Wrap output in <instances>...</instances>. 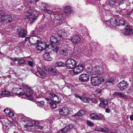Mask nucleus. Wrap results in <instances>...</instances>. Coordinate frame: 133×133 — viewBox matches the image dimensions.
Masks as SVG:
<instances>
[{"label":"nucleus","mask_w":133,"mask_h":133,"mask_svg":"<svg viewBox=\"0 0 133 133\" xmlns=\"http://www.w3.org/2000/svg\"><path fill=\"white\" fill-rule=\"evenodd\" d=\"M104 24L107 25V27H112L113 26H121L125 25L124 23V19L121 18H117L114 21L112 18L108 20H105L103 22Z\"/></svg>","instance_id":"obj_1"},{"label":"nucleus","mask_w":133,"mask_h":133,"mask_svg":"<svg viewBox=\"0 0 133 133\" xmlns=\"http://www.w3.org/2000/svg\"><path fill=\"white\" fill-rule=\"evenodd\" d=\"M51 44L48 46L47 50L51 49L54 52L57 53L59 48V46L60 44L59 39L56 38L54 36H52L50 37Z\"/></svg>","instance_id":"obj_2"},{"label":"nucleus","mask_w":133,"mask_h":133,"mask_svg":"<svg viewBox=\"0 0 133 133\" xmlns=\"http://www.w3.org/2000/svg\"><path fill=\"white\" fill-rule=\"evenodd\" d=\"M28 14L27 15V18L29 20L30 23H33L38 15L39 12L36 10L34 8H31L28 11Z\"/></svg>","instance_id":"obj_3"},{"label":"nucleus","mask_w":133,"mask_h":133,"mask_svg":"<svg viewBox=\"0 0 133 133\" xmlns=\"http://www.w3.org/2000/svg\"><path fill=\"white\" fill-rule=\"evenodd\" d=\"M12 21L11 16L7 15L3 10H0V23H5L6 24L11 22Z\"/></svg>","instance_id":"obj_4"},{"label":"nucleus","mask_w":133,"mask_h":133,"mask_svg":"<svg viewBox=\"0 0 133 133\" xmlns=\"http://www.w3.org/2000/svg\"><path fill=\"white\" fill-rule=\"evenodd\" d=\"M23 90L24 93L23 95H25L26 96V98L28 99L31 100H32L33 99L32 95L33 91L31 89L25 86L24 87Z\"/></svg>","instance_id":"obj_5"},{"label":"nucleus","mask_w":133,"mask_h":133,"mask_svg":"<svg viewBox=\"0 0 133 133\" xmlns=\"http://www.w3.org/2000/svg\"><path fill=\"white\" fill-rule=\"evenodd\" d=\"M77 62L74 59L72 58L68 59L66 62V66L68 68L72 69L77 65Z\"/></svg>","instance_id":"obj_6"},{"label":"nucleus","mask_w":133,"mask_h":133,"mask_svg":"<svg viewBox=\"0 0 133 133\" xmlns=\"http://www.w3.org/2000/svg\"><path fill=\"white\" fill-rule=\"evenodd\" d=\"M91 82L93 86H98L102 82L104 81V79L100 77H92L91 79Z\"/></svg>","instance_id":"obj_7"},{"label":"nucleus","mask_w":133,"mask_h":133,"mask_svg":"<svg viewBox=\"0 0 133 133\" xmlns=\"http://www.w3.org/2000/svg\"><path fill=\"white\" fill-rule=\"evenodd\" d=\"M129 87V84L124 80L119 82L118 84V87L121 91H125Z\"/></svg>","instance_id":"obj_8"},{"label":"nucleus","mask_w":133,"mask_h":133,"mask_svg":"<svg viewBox=\"0 0 133 133\" xmlns=\"http://www.w3.org/2000/svg\"><path fill=\"white\" fill-rule=\"evenodd\" d=\"M40 39H37L36 41L37 42L38 44L37 45V49L38 50L40 51H42L44 49L46 48L47 50L48 48L47 46H46V44L45 42H40ZM49 49H48V50Z\"/></svg>","instance_id":"obj_9"},{"label":"nucleus","mask_w":133,"mask_h":133,"mask_svg":"<svg viewBox=\"0 0 133 133\" xmlns=\"http://www.w3.org/2000/svg\"><path fill=\"white\" fill-rule=\"evenodd\" d=\"M49 97L53 102L55 103H59L61 101V98L58 96H57L55 94L53 93L50 94L49 95Z\"/></svg>","instance_id":"obj_10"},{"label":"nucleus","mask_w":133,"mask_h":133,"mask_svg":"<svg viewBox=\"0 0 133 133\" xmlns=\"http://www.w3.org/2000/svg\"><path fill=\"white\" fill-rule=\"evenodd\" d=\"M12 92L14 94L19 95H23L24 93L23 89L21 88H14L12 89Z\"/></svg>","instance_id":"obj_11"},{"label":"nucleus","mask_w":133,"mask_h":133,"mask_svg":"<svg viewBox=\"0 0 133 133\" xmlns=\"http://www.w3.org/2000/svg\"><path fill=\"white\" fill-rule=\"evenodd\" d=\"M83 70V66L81 64L79 65L74 68L73 72L75 74H78L82 72Z\"/></svg>","instance_id":"obj_12"},{"label":"nucleus","mask_w":133,"mask_h":133,"mask_svg":"<svg viewBox=\"0 0 133 133\" xmlns=\"http://www.w3.org/2000/svg\"><path fill=\"white\" fill-rule=\"evenodd\" d=\"M69 111L68 108L66 107H64L60 109L59 110V114L60 115L63 116H66L67 115Z\"/></svg>","instance_id":"obj_13"},{"label":"nucleus","mask_w":133,"mask_h":133,"mask_svg":"<svg viewBox=\"0 0 133 133\" xmlns=\"http://www.w3.org/2000/svg\"><path fill=\"white\" fill-rule=\"evenodd\" d=\"M89 75L85 74H81L79 77V79L82 82H86L89 80Z\"/></svg>","instance_id":"obj_14"},{"label":"nucleus","mask_w":133,"mask_h":133,"mask_svg":"<svg viewBox=\"0 0 133 133\" xmlns=\"http://www.w3.org/2000/svg\"><path fill=\"white\" fill-rule=\"evenodd\" d=\"M29 121V124H27L24 126L25 128H26L27 129H29L31 127L36 126L39 124L38 122L32 120L31 119Z\"/></svg>","instance_id":"obj_15"},{"label":"nucleus","mask_w":133,"mask_h":133,"mask_svg":"<svg viewBox=\"0 0 133 133\" xmlns=\"http://www.w3.org/2000/svg\"><path fill=\"white\" fill-rule=\"evenodd\" d=\"M81 39L79 36L77 35H73L71 38V42L74 44L79 43Z\"/></svg>","instance_id":"obj_16"},{"label":"nucleus","mask_w":133,"mask_h":133,"mask_svg":"<svg viewBox=\"0 0 133 133\" xmlns=\"http://www.w3.org/2000/svg\"><path fill=\"white\" fill-rule=\"evenodd\" d=\"M74 11V9L70 6H66L64 9V12L67 14H71L73 13Z\"/></svg>","instance_id":"obj_17"},{"label":"nucleus","mask_w":133,"mask_h":133,"mask_svg":"<svg viewBox=\"0 0 133 133\" xmlns=\"http://www.w3.org/2000/svg\"><path fill=\"white\" fill-rule=\"evenodd\" d=\"M125 31L124 34L126 35H129L132 34L133 33L132 30L128 26L126 25L125 27Z\"/></svg>","instance_id":"obj_18"},{"label":"nucleus","mask_w":133,"mask_h":133,"mask_svg":"<svg viewBox=\"0 0 133 133\" xmlns=\"http://www.w3.org/2000/svg\"><path fill=\"white\" fill-rule=\"evenodd\" d=\"M104 116L103 115H102V116H100L97 115L96 113H93L91 114L90 115V118L93 119L101 120Z\"/></svg>","instance_id":"obj_19"},{"label":"nucleus","mask_w":133,"mask_h":133,"mask_svg":"<svg viewBox=\"0 0 133 133\" xmlns=\"http://www.w3.org/2000/svg\"><path fill=\"white\" fill-rule=\"evenodd\" d=\"M37 70L42 78H44L47 77L46 74L42 69L39 68H37Z\"/></svg>","instance_id":"obj_20"},{"label":"nucleus","mask_w":133,"mask_h":133,"mask_svg":"<svg viewBox=\"0 0 133 133\" xmlns=\"http://www.w3.org/2000/svg\"><path fill=\"white\" fill-rule=\"evenodd\" d=\"M55 17V19L57 20V22L59 24H61L64 19V17L61 15H56Z\"/></svg>","instance_id":"obj_21"},{"label":"nucleus","mask_w":133,"mask_h":133,"mask_svg":"<svg viewBox=\"0 0 133 133\" xmlns=\"http://www.w3.org/2000/svg\"><path fill=\"white\" fill-rule=\"evenodd\" d=\"M27 35V31L25 30L21 29L18 33V36L20 37H25Z\"/></svg>","instance_id":"obj_22"},{"label":"nucleus","mask_w":133,"mask_h":133,"mask_svg":"<svg viewBox=\"0 0 133 133\" xmlns=\"http://www.w3.org/2000/svg\"><path fill=\"white\" fill-rule=\"evenodd\" d=\"M72 128L73 125H67L62 129L61 131L62 132L65 133L69 131Z\"/></svg>","instance_id":"obj_23"},{"label":"nucleus","mask_w":133,"mask_h":133,"mask_svg":"<svg viewBox=\"0 0 133 133\" xmlns=\"http://www.w3.org/2000/svg\"><path fill=\"white\" fill-rule=\"evenodd\" d=\"M65 34H67V36H68L70 34H73L74 32V29L71 26H69L66 28L65 29Z\"/></svg>","instance_id":"obj_24"},{"label":"nucleus","mask_w":133,"mask_h":133,"mask_svg":"<svg viewBox=\"0 0 133 133\" xmlns=\"http://www.w3.org/2000/svg\"><path fill=\"white\" fill-rule=\"evenodd\" d=\"M65 30L64 29H60L57 32L58 36L59 37H61L63 36H66L67 34H65Z\"/></svg>","instance_id":"obj_25"},{"label":"nucleus","mask_w":133,"mask_h":133,"mask_svg":"<svg viewBox=\"0 0 133 133\" xmlns=\"http://www.w3.org/2000/svg\"><path fill=\"white\" fill-rule=\"evenodd\" d=\"M52 58L50 55V53L49 52L46 53L44 55V59L46 61H51L52 60Z\"/></svg>","instance_id":"obj_26"},{"label":"nucleus","mask_w":133,"mask_h":133,"mask_svg":"<svg viewBox=\"0 0 133 133\" xmlns=\"http://www.w3.org/2000/svg\"><path fill=\"white\" fill-rule=\"evenodd\" d=\"M94 70V68L92 69L90 67H88L86 70L87 73L91 76L95 75Z\"/></svg>","instance_id":"obj_27"},{"label":"nucleus","mask_w":133,"mask_h":133,"mask_svg":"<svg viewBox=\"0 0 133 133\" xmlns=\"http://www.w3.org/2000/svg\"><path fill=\"white\" fill-rule=\"evenodd\" d=\"M10 94V92L4 90L0 91V95L3 97L5 96H8Z\"/></svg>","instance_id":"obj_28"},{"label":"nucleus","mask_w":133,"mask_h":133,"mask_svg":"<svg viewBox=\"0 0 133 133\" xmlns=\"http://www.w3.org/2000/svg\"><path fill=\"white\" fill-rule=\"evenodd\" d=\"M59 55L61 57L63 58L68 54V52L65 50L62 49L59 51Z\"/></svg>","instance_id":"obj_29"},{"label":"nucleus","mask_w":133,"mask_h":133,"mask_svg":"<svg viewBox=\"0 0 133 133\" xmlns=\"http://www.w3.org/2000/svg\"><path fill=\"white\" fill-rule=\"evenodd\" d=\"M30 35L31 37H32L33 39H35L37 41V39H40V38L37 36H36V32L35 31H33L31 33Z\"/></svg>","instance_id":"obj_30"},{"label":"nucleus","mask_w":133,"mask_h":133,"mask_svg":"<svg viewBox=\"0 0 133 133\" xmlns=\"http://www.w3.org/2000/svg\"><path fill=\"white\" fill-rule=\"evenodd\" d=\"M85 114V112L83 110H82L78 112L75 114L74 115L75 116H81L84 115Z\"/></svg>","instance_id":"obj_31"},{"label":"nucleus","mask_w":133,"mask_h":133,"mask_svg":"<svg viewBox=\"0 0 133 133\" xmlns=\"http://www.w3.org/2000/svg\"><path fill=\"white\" fill-rule=\"evenodd\" d=\"M113 95L115 96H118L121 98L125 97H126V96L124 94H123L120 92H115L114 93Z\"/></svg>","instance_id":"obj_32"},{"label":"nucleus","mask_w":133,"mask_h":133,"mask_svg":"<svg viewBox=\"0 0 133 133\" xmlns=\"http://www.w3.org/2000/svg\"><path fill=\"white\" fill-rule=\"evenodd\" d=\"M20 118L22 119V121L24 122L25 123H27L28 124H29L30 122L29 121L31 120L30 118L24 116H23L22 118Z\"/></svg>","instance_id":"obj_33"},{"label":"nucleus","mask_w":133,"mask_h":133,"mask_svg":"<svg viewBox=\"0 0 133 133\" xmlns=\"http://www.w3.org/2000/svg\"><path fill=\"white\" fill-rule=\"evenodd\" d=\"M94 72L95 75H98L100 73V71L99 68L97 66L94 68Z\"/></svg>","instance_id":"obj_34"},{"label":"nucleus","mask_w":133,"mask_h":133,"mask_svg":"<svg viewBox=\"0 0 133 133\" xmlns=\"http://www.w3.org/2000/svg\"><path fill=\"white\" fill-rule=\"evenodd\" d=\"M89 98H90L88 97H84L81 96L80 99L84 102L88 103L89 102Z\"/></svg>","instance_id":"obj_35"},{"label":"nucleus","mask_w":133,"mask_h":133,"mask_svg":"<svg viewBox=\"0 0 133 133\" xmlns=\"http://www.w3.org/2000/svg\"><path fill=\"white\" fill-rule=\"evenodd\" d=\"M55 65L56 67H61L64 66L65 64L62 62H58L55 63Z\"/></svg>","instance_id":"obj_36"},{"label":"nucleus","mask_w":133,"mask_h":133,"mask_svg":"<svg viewBox=\"0 0 133 133\" xmlns=\"http://www.w3.org/2000/svg\"><path fill=\"white\" fill-rule=\"evenodd\" d=\"M36 103L38 107H42L44 105L45 103L43 101H39L36 102Z\"/></svg>","instance_id":"obj_37"},{"label":"nucleus","mask_w":133,"mask_h":133,"mask_svg":"<svg viewBox=\"0 0 133 133\" xmlns=\"http://www.w3.org/2000/svg\"><path fill=\"white\" fill-rule=\"evenodd\" d=\"M100 100L106 106L108 104V101L107 99H104L100 98Z\"/></svg>","instance_id":"obj_38"},{"label":"nucleus","mask_w":133,"mask_h":133,"mask_svg":"<svg viewBox=\"0 0 133 133\" xmlns=\"http://www.w3.org/2000/svg\"><path fill=\"white\" fill-rule=\"evenodd\" d=\"M41 122L44 125H47L50 123V121L48 119H46L41 121Z\"/></svg>","instance_id":"obj_39"},{"label":"nucleus","mask_w":133,"mask_h":133,"mask_svg":"<svg viewBox=\"0 0 133 133\" xmlns=\"http://www.w3.org/2000/svg\"><path fill=\"white\" fill-rule=\"evenodd\" d=\"M54 102L53 101H52L50 103L51 108L53 109H55L56 107V105Z\"/></svg>","instance_id":"obj_40"},{"label":"nucleus","mask_w":133,"mask_h":133,"mask_svg":"<svg viewBox=\"0 0 133 133\" xmlns=\"http://www.w3.org/2000/svg\"><path fill=\"white\" fill-rule=\"evenodd\" d=\"M44 4H43V7H44V10L46 11L48 13V14H51L52 13V12L51 11L48 10V9H46V7L47 6V5H44Z\"/></svg>","instance_id":"obj_41"},{"label":"nucleus","mask_w":133,"mask_h":133,"mask_svg":"<svg viewBox=\"0 0 133 133\" xmlns=\"http://www.w3.org/2000/svg\"><path fill=\"white\" fill-rule=\"evenodd\" d=\"M10 59L12 60L15 61H19V60L21 59V57H15L13 58H10Z\"/></svg>","instance_id":"obj_42"},{"label":"nucleus","mask_w":133,"mask_h":133,"mask_svg":"<svg viewBox=\"0 0 133 133\" xmlns=\"http://www.w3.org/2000/svg\"><path fill=\"white\" fill-rule=\"evenodd\" d=\"M31 39H33V38H31L29 37H27L25 38V41H29V43L31 45H32L33 44V43H31L30 42V40Z\"/></svg>","instance_id":"obj_43"},{"label":"nucleus","mask_w":133,"mask_h":133,"mask_svg":"<svg viewBox=\"0 0 133 133\" xmlns=\"http://www.w3.org/2000/svg\"><path fill=\"white\" fill-rule=\"evenodd\" d=\"M89 100L95 103H98L97 100L95 98H90Z\"/></svg>","instance_id":"obj_44"},{"label":"nucleus","mask_w":133,"mask_h":133,"mask_svg":"<svg viewBox=\"0 0 133 133\" xmlns=\"http://www.w3.org/2000/svg\"><path fill=\"white\" fill-rule=\"evenodd\" d=\"M11 111L10 109L9 108H7L5 109L4 110V111L7 114H8Z\"/></svg>","instance_id":"obj_45"},{"label":"nucleus","mask_w":133,"mask_h":133,"mask_svg":"<svg viewBox=\"0 0 133 133\" xmlns=\"http://www.w3.org/2000/svg\"><path fill=\"white\" fill-rule=\"evenodd\" d=\"M116 2V0H110L109 3L110 5H113Z\"/></svg>","instance_id":"obj_46"},{"label":"nucleus","mask_w":133,"mask_h":133,"mask_svg":"<svg viewBox=\"0 0 133 133\" xmlns=\"http://www.w3.org/2000/svg\"><path fill=\"white\" fill-rule=\"evenodd\" d=\"M21 59H20L19 61L18 62V63L20 64H22L25 62V60L23 59L21 57Z\"/></svg>","instance_id":"obj_47"},{"label":"nucleus","mask_w":133,"mask_h":133,"mask_svg":"<svg viewBox=\"0 0 133 133\" xmlns=\"http://www.w3.org/2000/svg\"><path fill=\"white\" fill-rule=\"evenodd\" d=\"M99 106L101 107L102 108H105L106 107V105H105L104 104H103L102 102L100 103L99 104Z\"/></svg>","instance_id":"obj_48"},{"label":"nucleus","mask_w":133,"mask_h":133,"mask_svg":"<svg viewBox=\"0 0 133 133\" xmlns=\"http://www.w3.org/2000/svg\"><path fill=\"white\" fill-rule=\"evenodd\" d=\"M109 130L108 128L106 127H104V128H103V131L104 132H109Z\"/></svg>","instance_id":"obj_49"},{"label":"nucleus","mask_w":133,"mask_h":133,"mask_svg":"<svg viewBox=\"0 0 133 133\" xmlns=\"http://www.w3.org/2000/svg\"><path fill=\"white\" fill-rule=\"evenodd\" d=\"M51 72L55 73H57V70L55 68H52L50 70Z\"/></svg>","instance_id":"obj_50"},{"label":"nucleus","mask_w":133,"mask_h":133,"mask_svg":"<svg viewBox=\"0 0 133 133\" xmlns=\"http://www.w3.org/2000/svg\"><path fill=\"white\" fill-rule=\"evenodd\" d=\"M114 81V78L112 77H111L107 81V82L112 83Z\"/></svg>","instance_id":"obj_51"},{"label":"nucleus","mask_w":133,"mask_h":133,"mask_svg":"<svg viewBox=\"0 0 133 133\" xmlns=\"http://www.w3.org/2000/svg\"><path fill=\"white\" fill-rule=\"evenodd\" d=\"M87 123L88 125L90 126H92L94 124L92 122L89 121H87Z\"/></svg>","instance_id":"obj_52"},{"label":"nucleus","mask_w":133,"mask_h":133,"mask_svg":"<svg viewBox=\"0 0 133 133\" xmlns=\"http://www.w3.org/2000/svg\"><path fill=\"white\" fill-rule=\"evenodd\" d=\"M8 115H9V117H10L14 116V114L11 111L8 114Z\"/></svg>","instance_id":"obj_53"},{"label":"nucleus","mask_w":133,"mask_h":133,"mask_svg":"<svg viewBox=\"0 0 133 133\" xmlns=\"http://www.w3.org/2000/svg\"><path fill=\"white\" fill-rule=\"evenodd\" d=\"M28 64L31 67H32L33 66V63L31 61H29L28 62Z\"/></svg>","instance_id":"obj_54"},{"label":"nucleus","mask_w":133,"mask_h":133,"mask_svg":"<svg viewBox=\"0 0 133 133\" xmlns=\"http://www.w3.org/2000/svg\"><path fill=\"white\" fill-rule=\"evenodd\" d=\"M101 91L102 90L101 89H98L96 90V92L97 93L99 94L101 93Z\"/></svg>","instance_id":"obj_55"},{"label":"nucleus","mask_w":133,"mask_h":133,"mask_svg":"<svg viewBox=\"0 0 133 133\" xmlns=\"http://www.w3.org/2000/svg\"><path fill=\"white\" fill-rule=\"evenodd\" d=\"M4 121L6 122H5V123H6L7 124H8L9 125H11V123L10 121H9L8 119H5ZM10 126H11V125H10Z\"/></svg>","instance_id":"obj_56"},{"label":"nucleus","mask_w":133,"mask_h":133,"mask_svg":"<svg viewBox=\"0 0 133 133\" xmlns=\"http://www.w3.org/2000/svg\"><path fill=\"white\" fill-rule=\"evenodd\" d=\"M27 3L28 4H32L33 3L32 0H26Z\"/></svg>","instance_id":"obj_57"},{"label":"nucleus","mask_w":133,"mask_h":133,"mask_svg":"<svg viewBox=\"0 0 133 133\" xmlns=\"http://www.w3.org/2000/svg\"><path fill=\"white\" fill-rule=\"evenodd\" d=\"M74 95L75 97L78 98L80 99L81 97V96H79L78 95H77L76 94H74Z\"/></svg>","instance_id":"obj_58"},{"label":"nucleus","mask_w":133,"mask_h":133,"mask_svg":"<svg viewBox=\"0 0 133 133\" xmlns=\"http://www.w3.org/2000/svg\"><path fill=\"white\" fill-rule=\"evenodd\" d=\"M38 128L41 130L43 129V126H41L40 125H38Z\"/></svg>","instance_id":"obj_59"},{"label":"nucleus","mask_w":133,"mask_h":133,"mask_svg":"<svg viewBox=\"0 0 133 133\" xmlns=\"http://www.w3.org/2000/svg\"><path fill=\"white\" fill-rule=\"evenodd\" d=\"M105 111L106 112L109 113L110 112V110L109 109L106 108L105 110Z\"/></svg>","instance_id":"obj_60"},{"label":"nucleus","mask_w":133,"mask_h":133,"mask_svg":"<svg viewBox=\"0 0 133 133\" xmlns=\"http://www.w3.org/2000/svg\"><path fill=\"white\" fill-rule=\"evenodd\" d=\"M131 12L130 11L127 12V14L128 16L130 15L131 14Z\"/></svg>","instance_id":"obj_61"},{"label":"nucleus","mask_w":133,"mask_h":133,"mask_svg":"<svg viewBox=\"0 0 133 133\" xmlns=\"http://www.w3.org/2000/svg\"><path fill=\"white\" fill-rule=\"evenodd\" d=\"M130 118L131 120H133V115L130 116Z\"/></svg>","instance_id":"obj_62"},{"label":"nucleus","mask_w":133,"mask_h":133,"mask_svg":"<svg viewBox=\"0 0 133 133\" xmlns=\"http://www.w3.org/2000/svg\"><path fill=\"white\" fill-rule=\"evenodd\" d=\"M124 2L123 1H120L119 3V5L122 4Z\"/></svg>","instance_id":"obj_63"},{"label":"nucleus","mask_w":133,"mask_h":133,"mask_svg":"<svg viewBox=\"0 0 133 133\" xmlns=\"http://www.w3.org/2000/svg\"><path fill=\"white\" fill-rule=\"evenodd\" d=\"M98 131H103V128L102 127L100 128L98 130Z\"/></svg>","instance_id":"obj_64"}]
</instances>
